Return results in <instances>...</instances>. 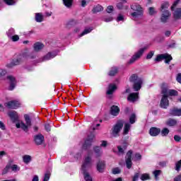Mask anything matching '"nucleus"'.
I'll use <instances>...</instances> for the list:
<instances>
[{
  "label": "nucleus",
  "mask_w": 181,
  "mask_h": 181,
  "mask_svg": "<svg viewBox=\"0 0 181 181\" xmlns=\"http://www.w3.org/2000/svg\"><path fill=\"white\" fill-rule=\"evenodd\" d=\"M13 170V172H16L18 170V165H13L11 167V165H6L4 170H3V175H5L7 173L8 170H9V168Z\"/></svg>",
  "instance_id": "nucleus-26"
},
{
  "label": "nucleus",
  "mask_w": 181,
  "mask_h": 181,
  "mask_svg": "<svg viewBox=\"0 0 181 181\" xmlns=\"http://www.w3.org/2000/svg\"><path fill=\"white\" fill-rule=\"evenodd\" d=\"M33 50H35L37 53H39L44 47L45 45L42 42H35L33 46Z\"/></svg>",
  "instance_id": "nucleus-18"
},
{
  "label": "nucleus",
  "mask_w": 181,
  "mask_h": 181,
  "mask_svg": "<svg viewBox=\"0 0 181 181\" xmlns=\"http://www.w3.org/2000/svg\"><path fill=\"white\" fill-rule=\"evenodd\" d=\"M6 74V70L0 68V77H4Z\"/></svg>",
  "instance_id": "nucleus-59"
},
{
  "label": "nucleus",
  "mask_w": 181,
  "mask_h": 181,
  "mask_svg": "<svg viewBox=\"0 0 181 181\" xmlns=\"http://www.w3.org/2000/svg\"><path fill=\"white\" fill-rule=\"evenodd\" d=\"M93 166V158L91 156H86L81 165V170H88Z\"/></svg>",
  "instance_id": "nucleus-5"
},
{
  "label": "nucleus",
  "mask_w": 181,
  "mask_h": 181,
  "mask_svg": "<svg viewBox=\"0 0 181 181\" xmlns=\"http://www.w3.org/2000/svg\"><path fill=\"white\" fill-rule=\"evenodd\" d=\"M96 169L100 173H103L105 169V161L99 160L97 163Z\"/></svg>",
  "instance_id": "nucleus-14"
},
{
  "label": "nucleus",
  "mask_w": 181,
  "mask_h": 181,
  "mask_svg": "<svg viewBox=\"0 0 181 181\" xmlns=\"http://www.w3.org/2000/svg\"><path fill=\"white\" fill-rule=\"evenodd\" d=\"M110 114L114 117H117L119 114V107L117 105H112L110 107Z\"/></svg>",
  "instance_id": "nucleus-22"
},
{
  "label": "nucleus",
  "mask_w": 181,
  "mask_h": 181,
  "mask_svg": "<svg viewBox=\"0 0 181 181\" xmlns=\"http://www.w3.org/2000/svg\"><path fill=\"white\" fill-rule=\"evenodd\" d=\"M160 173H162V171L160 170H156L153 171V174L155 176V179H158V176H159V175H160Z\"/></svg>",
  "instance_id": "nucleus-52"
},
{
  "label": "nucleus",
  "mask_w": 181,
  "mask_h": 181,
  "mask_svg": "<svg viewBox=\"0 0 181 181\" xmlns=\"http://www.w3.org/2000/svg\"><path fill=\"white\" fill-rule=\"evenodd\" d=\"M117 90V86L115 84H110L108 87V90L107 91V94L108 95H111V94L114 93V91Z\"/></svg>",
  "instance_id": "nucleus-29"
},
{
  "label": "nucleus",
  "mask_w": 181,
  "mask_h": 181,
  "mask_svg": "<svg viewBox=\"0 0 181 181\" xmlns=\"http://www.w3.org/2000/svg\"><path fill=\"white\" fill-rule=\"evenodd\" d=\"M94 138H95V135L94 134V133H90V134L88 136L86 141H85V143L83 146V149H88V148H90L91 144H93Z\"/></svg>",
  "instance_id": "nucleus-8"
},
{
  "label": "nucleus",
  "mask_w": 181,
  "mask_h": 181,
  "mask_svg": "<svg viewBox=\"0 0 181 181\" xmlns=\"http://www.w3.org/2000/svg\"><path fill=\"white\" fill-rule=\"evenodd\" d=\"M24 163H29L32 160V157L29 155H25L23 158Z\"/></svg>",
  "instance_id": "nucleus-41"
},
{
  "label": "nucleus",
  "mask_w": 181,
  "mask_h": 181,
  "mask_svg": "<svg viewBox=\"0 0 181 181\" xmlns=\"http://www.w3.org/2000/svg\"><path fill=\"white\" fill-rule=\"evenodd\" d=\"M148 49L147 47H144L141 49H140L137 52H136L130 59L129 61V64H132L136 62V60H139L141 57H142V54L145 52V50Z\"/></svg>",
  "instance_id": "nucleus-4"
},
{
  "label": "nucleus",
  "mask_w": 181,
  "mask_h": 181,
  "mask_svg": "<svg viewBox=\"0 0 181 181\" xmlns=\"http://www.w3.org/2000/svg\"><path fill=\"white\" fill-rule=\"evenodd\" d=\"M56 56H57V54L56 52H49L41 59V62H47V60L54 59Z\"/></svg>",
  "instance_id": "nucleus-16"
},
{
  "label": "nucleus",
  "mask_w": 181,
  "mask_h": 181,
  "mask_svg": "<svg viewBox=\"0 0 181 181\" xmlns=\"http://www.w3.org/2000/svg\"><path fill=\"white\" fill-rule=\"evenodd\" d=\"M130 83H133V89L134 91H139L142 88V83H144V79L138 76L137 74H132L129 78Z\"/></svg>",
  "instance_id": "nucleus-1"
},
{
  "label": "nucleus",
  "mask_w": 181,
  "mask_h": 181,
  "mask_svg": "<svg viewBox=\"0 0 181 181\" xmlns=\"http://www.w3.org/2000/svg\"><path fill=\"white\" fill-rule=\"evenodd\" d=\"M142 156L139 153H136L134 156V160H141Z\"/></svg>",
  "instance_id": "nucleus-55"
},
{
  "label": "nucleus",
  "mask_w": 181,
  "mask_h": 181,
  "mask_svg": "<svg viewBox=\"0 0 181 181\" xmlns=\"http://www.w3.org/2000/svg\"><path fill=\"white\" fill-rule=\"evenodd\" d=\"M35 21L38 23H40L43 22L44 21V16L42 13H35Z\"/></svg>",
  "instance_id": "nucleus-31"
},
{
  "label": "nucleus",
  "mask_w": 181,
  "mask_h": 181,
  "mask_svg": "<svg viewBox=\"0 0 181 181\" xmlns=\"http://www.w3.org/2000/svg\"><path fill=\"white\" fill-rule=\"evenodd\" d=\"M5 107L10 110H16V108H19L21 107V103H19L16 100H12L7 102L4 104Z\"/></svg>",
  "instance_id": "nucleus-9"
},
{
  "label": "nucleus",
  "mask_w": 181,
  "mask_h": 181,
  "mask_svg": "<svg viewBox=\"0 0 181 181\" xmlns=\"http://www.w3.org/2000/svg\"><path fill=\"white\" fill-rule=\"evenodd\" d=\"M173 59L172 56L168 54H161L157 55L155 59V62H162V60L165 59V63H166V64H169Z\"/></svg>",
  "instance_id": "nucleus-7"
},
{
  "label": "nucleus",
  "mask_w": 181,
  "mask_h": 181,
  "mask_svg": "<svg viewBox=\"0 0 181 181\" xmlns=\"http://www.w3.org/2000/svg\"><path fill=\"white\" fill-rule=\"evenodd\" d=\"M112 173H113V175H118L121 173V169H119V168H115L112 170Z\"/></svg>",
  "instance_id": "nucleus-49"
},
{
  "label": "nucleus",
  "mask_w": 181,
  "mask_h": 181,
  "mask_svg": "<svg viewBox=\"0 0 181 181\" xmlns=\"http://www.w3.org/2000/svg\"><path fill=\"white\" fill-rule=\"evenodd\" d=\"M168 8H169V3L168 2H165L161 5V12H163V11H168L166 9H168Z\"/></svg>",
  "instance_id": "nucleus-45"
},
{
  "label": "nucleus",
  "mask_w": 181,
  "mask_h": 181,
  "mask_svg": "<svg viewBox=\"0 0 181 181\" xmlns=\"http://www.w3.org/2000/svg\"><path fill=\"white\" fill-rule=\"evenodd\" d=\"M25 124L23 122H21L16 124V128H21L24 132H28L29 131V128L32 127V120L30 119V117L29 115H25Z\"/></svg>",
  "instance_id": "nucleus-3"
},
{
  "label": "nucleus",
  "mask_w": 181,
  "mask_h": 181,
  "mask_svg": "<svg viewBox=\"0 0 181 181\" xmlns=\"http://www.w3.org/2000/svg\"><path fill=\"white\" fill-rule=\"evenodd\" d=\"M15 35V30L13 28H10L7 32V36L10 38L11 36Z\"/></svg>",
  "instance_id": "nucleus-46"
},
{
  "label": "nucleus",
  "mask_w": 181,
  "mask_h": 181,
  "mask_svg": "<svg viewBox=\"0 0 181 181\" xmlns=\"http://www.w3.org/2000/svg\"><path fill=\"white\" fill-rule=\"evenodd\" d=\"M94 152L96 155V158H100L103 155V148L101 146H96L93 148Z\"/></svg>",
  "instance_id": "nucleus-25"
},
{
  "label": "nucleus",
  "mask_w": 181,
  "mask_h": 181,
  "mask_svg": "<svg viewBox=\"0 0 181 181\" xmlns=\"http://www.w3.org/2000/svg\"><path fill=\"white\" fill-rule=\"evenodd\" d=\"M149 134L151 136H158L160 134V129L157 127H151L149 131Z\"/></svg>",
  "instance_id": "nucleus-21"
},
{
  "label": "nucleus",
  "mask_w": 181,
  "mask_h": 181,
  "mask_svg": "<svg viewBox=\"0 0 181 181\" xmlns=\"http://www.w3.org/2000/svg\"><path fill=\"white\" fill-rule=\"evenodd\" d=\"M162 94H163V97H168L169 95V89H168L167 87H163L162 88Z\"/></svg>",
  "instance_id": "nucleus-42"
},
{
  "label": "nucleus",
  "mask_w": 181,
  "mask_h": 181,
  "mask_svg": "<svg viewBox=\"0 0 181 181\" xmlns=\"http://www.w3.org/2000/svg\"><path fill=\"white\" fill-rule=\"evenodd\" d=\"M23 57L24 59H31L32 60L36 59L37 57V52L35 50H33L31 52H25L23 53Z\"/></svg>",
  "instance_id": "nucleus-11"
},
{
  "label": "nucleus",
  "mask_w": 181,
  "mask_h": 181,
  "mask_svg": "<svg viewBox=\"0 0 181 181\" xmlns=\"http://www.w3.org/2000/svg\"><path fill=\"white\" fill-rule=\"evenodd\" d=\"M117 22L124 21V16L122 14H119L117 18Z\"/></svg>",
  "instance_id": "nucleus-61"
},
{
  "label": "nucleus",
  "mask_w": 181,
  "mask_h": 181,
  "mask_svg": "<svg viewBox=\"0 0 181 181\" xmlns=\"http://www.w3.org/2000/svg\"><path fill=\"white\" fill-rule=\"evenodd\" d=\"M13 42H18L19 40V35H15L9 37Z\"/></svg>",
  "instance_id": "nucleus-54"
},
{
  "label": "nucleus",
  "mask_w": 181,
  "mask_h": 181,
  "mask_svg": "<svg viewBox=\"0 0 181 181\" xmlns=\"http://www.w3.org/2000/svg\"><path fill=\"white\" fill-rule=\"evenodd\" d=\"M118 73V69L117 67H113L111 69V70L109 71V76H115Z\"/></svg>",
  "instance_id": "nucleus-40"
},
{
  "label": "nucleus",
  "mask_w": 181,
  "mask_h": 181,
  "mask_svg": "<svg viewBox=\"0 0 181 181\" xmlns=\"http://www.w3.org/2000/svg\"><path fill=\"white\" fill-rule=\"evenodd\" d=\"M169 134V129L168 128H164L161 131V135L162 136H167V135Z\"/></svg>",
  "instance_id": "nucleus-48"
},
{
  "label": "nucleus",
  "mask_w": 181,
  "mask_h": 181,
  "mask_svg": "<svg viewBox=\"0 0 181 181\" xmlns=\"http://www.w3.org/2000/svg\"><path fill=\"white\" fill-rule=\"evenodd\" d=\"M170 115L173 117H181V108L174 107L170 110Z\"/></svg>",
  "instance_id": "nucleus-19"
},
{
  "label": "nucleus",
  "mask_w": 181,
  "mask_h": 181,
  "mask_svg": "<svg viewBox=\"0 0 181 181\" xmlns=\"http://www.w3.org/2000/svg\"><path fill=\"white\" fill-rule=\"evenodd\" d=\"M165 124L168 127H175L177 124V120L170 118L166 121Z\"/></svg>",
  "instance_id": "nucleus-30"
},
{
  "label": "nucleus",
  "mask_w": 181,
  "mask_h": 181,
  "mask_svg": "<svg viewBox=\"0 0 181 181\" xmlns=\"http://www.w3.org/2000/svg\"><path fill=\"white\" fill-rule=\"evenodd\" d=\"M23 54H20L17 57V58L12 59L10 63L7 64L6 67H7V69H12L15 67V66H19V64L23 62Z\"/></svg>",
  "instance_id": "nucleus-6"
},
{
  "label": "nucleus",
  "mask_w": 181,
  "mask_h": 181,
  "mask_svg": "<svg viewBox=\"0 0 181 181\" xmlns=\"http://www.w3.org/2000/svg\"><path fill=\"white\" fill-rule=\"evenodd\" d=\"M161 108L166 109L169 107V100H168V96H163L160 104Z\"/></svg>",
  "instance_id": "nucleus-17"
},
{
  "label": "nucleus",
  "mask_w": 181,
  "mask_h": 181,
  "mask_svg": "<svg viewBox=\"0 0 181 181\" xmlns=\"http://www.w3.org/2000/svg\"><path fill=\"white\" fill-rule=\"evenodd\" d=\"M34 142L35 145H42L45 142V136L41 134L34 136Z\"/></svg>",
  "instance_id": "nucleus-13"
},
{
  "label": "nucleus",
  "mask_w": 181,
  "mask_h": 181,
  "mask_svg": "<svg viewBox=\"0 0 181 181\" xmlns=\"http://www.w3.org/2000/svg\"><path fill=\"white\" fill-rule=\"evenodd\" d=\"M131 9H132V11H134V12L136 11H143L142 10V7H141V6L139 4H134L131 6Z\"/></svg>",
  "instance_id": "nucleus-33"
},
{
  "label": "nucleus",
  "mask_w": 181,
  "mask_h": 181,
  "mask_svg": "<svg viewBox=\"0 0 181 181\" xmlns=\"http://www.w3.org/2000/svg\"><path fill=\"white\" fill-rule=\"evenodd\" d=\"M174 140L175 142H180L181 141V136L179 135H175L174 136Z\"/></svg>",
  "instance_id": "nucleus-60"
},
{
  "label": "nucleus",
  "mask_w": 181,
  "mask_h": 181,
  "mask_svg": "<svg viewBox=\"0 0 181 181\" xmlns=\"http://www.w3.org/2000/svg\"><path fill=\"white\" fill-rule=\"evenodd\" d=\"M126 160H132V151L130 150L127 153Z\"/></svg>",
  "instance_id": "nucleus-44"
},
{
  "label": "nucleus",
  "mask_w": 181,
  "mask_h": 181,
  "mask_svg": "<svg viewBox=\"0 0 181 181\" xmlns=\"http://www.w3.org/2000/svg\"><path fill=\"white\" fill-rule=\"evenodd\" d=\"M7 80L10 82L8 90L12 91L16 87V78L13 76L9 75L7 76Z\"/></svg>",
  "instance_id": "nucleus-12"
},
{
  "label": "nucleus",
  "mask_w": 181,
  "mask_h": 181,
  "mask_svg": "<svg viewBox=\"0 0 181 181\" xmlns=\"http://www.w3.org/2000/svg\"><path fill=\"white\" fill-rule=\"evenodd\" d=\"M8 117H10L11 119L13 122H16L18 121V113L15 111H11L8 113Z\"/></svg>",
  "instance_id": "nucleus-24"
},
{
  "label": "nucleus",
  "mask_w": 181,
  "mask_h": 181,
  "mask_svg": "<svg viewBox=\"0 0 181 181\" xmlns=\"http://www.w3.org/2000/svg\"><path fill=\"white\" fill-rule=\"evenodd\" d=\"M151 179V176L148 173L142 174L141 176V180H149Z\"/></svg>",
  "instance_id": "nucleus-43"
},
{
  "label": "nucleus",
  "mask_w": 181,
  "mask_h": 181,
  "mask_svg": "<svg viewBox=\"0 0 181 181\" xmlns=\"http://www.w3.org/2000/svg\"><path fill=\"white\" fill-rule=\"evenodd\" d=\"M139 93H130L127 98L128 101H130V103H135V101L138 100V98H139Z\"/></svg>",
  "instance_id": "nucleus-15"
},
{
  "label": "nucleus",
  "mask_w": 181,
  "mask_h": 181,
  "mask_svg": "<svg viewBox=\"0 0 181 181\" xmlns=\"http://www.w3.org/2000/svg\"><path fill=\"white\" fill-rule=\"evenodd\" d=\"M101 142L100 146H102V148H106L107 145H108L107 141H102Z\"/></svg>",
  "instance_id": "nucleus-63"
},
{
  "label": "nucleus",
  "mask_w": 181,
  "mask_h": 181,
  "mask_svg": "<svg viewBox=\"0 0 181 181\" xmlns=\"http://www.w3.org/2000/svg\"><path fill=\"white\" fill-rule=\"evenodd\" d=\"M161 12L160 22H162V23H167L170 16H172V14L170 11H163Z\"/></svg>",
  "instance_id": "nucleus-10"
},
{
  "label": "nucleus",
  "mask_w": 181,
  "mask_h": 181,
  "mask_svg": "<svg viewBox=\"0 0 181 181\" xmlns=\"http://www.w3.org/2000/svg\"><path fill=\"white\" fill-rule=\"evenodd\" d=\"M127 148H128V144L124 143L122 146H118V154L119 155H124L125 151H127Z\"/></svg>",
  "instance_id": "nucleus-20"
},
{
  "label": "nucleus",
  "mask_w": 181,
  "mask_h": 181,
  "mask_svg": "<svg viewBox=\"0 0 181 181\" xmlns=\"http://www.w3.org/2000/svg\"><path fill=\"white\" fill-rule=\"evenodd\" d=\"M158 13V11H156V8L155 7H149L148 8V15L150 16H153Z\"/></svg>",
  "instance_id": "nucleus-35"
},
{
  "label": "nucleus",
  "mask_w": 181,
  "mask_h": 181,
  "mask_svg": "<svg viewBox=\"0 0 181 181\" xmlns=\"http://www.w3.org/2000/svg\"><path fill=\"white\" fill-rule=\"evenodd\" d=\"M82 173L86 181H93V177H91L88 170H82Z\"/></svg>",
  "instance_id": "nucleus-27"
},
{
  "label": "nucleus",
  "mask_w": 181,
  "mask_h": 181,
  "mask_svg": "<svg viewBox=\"0 0 181 181\" xmlns=\"http://www.w3.org/2000/svg\"><path fill=\"white\" fill-rule=\"evenodd\" d=\"M129 121L130 124H135V122H136V115H135V113H133L130 115Z\"/></svg>",
  "instance_id": "nucleus-37"
},
{
  "label": "nucleus",
  "mask_w": 181,
  "mask_h": 181,
  "mask_svg": "<svg viewBox=\"0 0 181 181\" xmlns=\"http://www.w3.org/2000/svg\"><path fill=\"white\" fill-rule=\"evenodd\" d=\"M125 4H127V0H122L119 3L117 4V9H128V6H125Z\"/></svg>",
  "instance_id": "nucleus-23"
},
{
  "label": "nucleus",
  "mask_w": 181,
  "mask_h": 181,
  "mask_svg": "<svg viewBox=\"0 0 181 181\" xmlns=\"http://www.w3.org/2000/svg\"><path fill=\"white\" fill-rule=\"evenodd\" d=\"M6 5H15V0H4Z\"/></svg>",
  "instance_id": "nucleus-56"
},
{
  "label": "nucleus",
  "mask_w": 181,
  "mask_h": 181,
  "mask_svg": "<svg viewBox=\"0 0 181 181\" xmlns=\"http://www.w3.org/2000/svg\"><path fill=\"white\" fill-rule=\"evenodd\" d=\"M129 129H131V124L129 123H125L123 130V135H128Z\"/></svg>",
  "instance_id": "nucleus-32"
},
{
  "label": "nucleus",
  "mask_w": 181,
  "mask_h": 181,
  "mask_svg": "<svg viewBox=\"0 0 181 181\" xmlns=\"http://www.w3.org/2000/svg\"><path fill=\"white\" fill-rule=\"evenodd\" d=\"M103 9L104 8L101 6L98 5L93 9V13H98V12H101Z\"/></svg>",
  "instance_id": "nucleus-39"
},
{
  "label": "nucleus",
  "mask_w": 181,
  "mask_h": 181,
  "mask_svg": "<svg viewBox=\"0 0 181 181\" xmlns=\"http://www.w3.org/2000/svg\"><path fill=\"white\" fill-rule=\"evenodd\" d=\"M175 19H181V8H178L174 11Z\"/></svg>",
  "instance_id": "nucleus-36"
},
{
  "label": "nucleus",
  "mask_w": 181,
  "mask_h": 181,
  "mask_svg": "<svg viewBox=\"0 0 181 181\" xmlns=\"http://www.w3.org/2000/svg\"><path fill=\"white\" fill-rule=\"evenodd\" d=\"M125 162L127 169H131L132 168V160H125Z\"/></svg>",
  "instance_id": "nucleus-47"
},
{
  "label": "nucleus",
  "mask_w": 181,
  "mask_h": 181,
  "mask_svg": "<svg viewBox=\"0 0 181 181\" xmlns=\"http://www.w3.org/2000/svg\"><path fill=\"white\" fill-rule=\"evenodd\" d=\"M177 94H178L177 90H168V95L173 96V95H177Z\"/></svg>",
  "instance_id": "nucleus-51"
},
{
  "label": "nucleus",
  "mask_w": 181,
  "mask_h": 181,
  "mask_svg": "<svg viewBox=\"0 0 181 181\" xmlns=\"http://www.w3.org/2000/svg\"><path fill=\"white\" fill-rule=\"evenodd\" d=\"M113 11H114V6H108L106 10L107 13H111Z\"/></svg>",
  "instance_id": "nucleus-58"
},
{
  "label": "nucleus",
  "mask_w": 181,
  "mask_h": 181,
  "mask_svg": "<svg viewBox=\"0 0 181 181\" xmlns=\"http://www.w3.org/2000/svg\"><path fill=\"white\" fill-rule=\"evenodd\" d=\"M100 124H95V122H94L90 127V129H93V131H95V129H97V127H100Z\"/></svg>",
  "instance_id": "nucleus-57"
},
{
  "label": "nucleus",
  "mask_w": 181,
  "mask_h": 181,
  "mask_svg": "<svg viewBox=\"0 0 181 181\" xmlns=\"http://www.w3.org/2000/svg\"><path fill=\"white\" fill-rule=\"evenodd\" d=\"M49 179H50V173L48 172L45 174L42 181H49Z\"/></svg>",
  "instance_id": "nucleus-53"
},
{
  "label": "nucleus",
  "mask_w": 181,
  "mask_h": 181,
  "mask_svg": "<svg viewBox=\"0 0 181 181\" xmlns=\"http://www.w3.org/2000/svg\"><path fill=\"white\" fill-rule=\"evenodd\" d=\"M153 54H155V51H151L150 52H148L147 54V56H146V59L147 60H149V59H152V57H153Z\"/></svg>",
  "instance_id": "nucleus-50"
},
{
  "label": "nucleus",
  "mask_w": 181,
  "mask_h": 181,
  "mask_svg": "<svg viewBox=\"0 0 181 181\" xmlns=\"http://www.w3.org/2000/svg\"><path fill=\"white\" fill-rule=\"evenodd\" d=\"M174 181H181V174L175 177Z\"/></svg>",
  "instance_id": "nucleus-64"
},
{
  "label": "nucleus",
  "mask_w": 181,
  "mask_h": 181,
  "mask_svg": "<svg viewBox=\"0 0 181 181\" xmlns=\"http://www.w3.org/2000/svg\"><path fill=\"white\" fill-rule=\"evenodd\" d=\"M124 124H125V121L119 119L115 125L112 126L110 135L113 136V138H117V136H119V132H121V129L124 127Z\"/></svg>",
  "instance_id": "nucleus-2"
},
{
  "label": "nucleus",
  "mask_w": 181,
  "mask_h": 181,
  "mask_svg": "<svg viewBox=\"0 0 181 181\" xmlns=\"http://www.w3.org/2000/svg\"><path fill=\"white\" fill-rule=\"evenodd\" d=\"M132 18H142L144 16V10H140L137 11H134V13H131Z\"/></svg>",
  "instance_id": "nucleus-28"
},
{
  "label": "nucleus",
  "mask_w": 181,
  "mask_h": 181,
  "mask_svg": "<svg viewBox=\"0 0 181 181\" xmlns=\"http://www.w3.org/2000/svg\"><path fill=\"white\" fill-rule=\"evenodd\" d=\"M139 177V173H136L134 174V176L133 177V180L132 181H136L138 180Z\"/></svg>",
  "instance_id": "nucleus-62"
},
{
  "label": "nucleus",
  "mask_w": 181,
  "mask_h": 181,
  "mask_svg": "<svg viewBox=\"0 0 181 181\" xmlns=\"http://www.w3.org/2000/svg\"><path fill=\"white\" fill-rule=\"evenodd\" d=\"M94 28H93V27L88 28H86L83 32L82 33H81L80 35V37H81V36H84V35H88V33H91V31L93 30Z\"/></svg>",
  "instance_id": "nucleus-38"
},
{
  "label": "nucleus",
  "mask_w": 181,
  "mask_h": 181,
  "mask_svg": "<svg viewBox=\"0 0 181 181\" xmlns=\"http://www.w3.org/2000/svg\"><path fill=\"white\" fill-rule=\"evenodd\" d=\"M62 2L66 8H71L73 6V0H62Z\"/></svg>",
  "instance_id": "nucleus-34"
}]
</instances>
